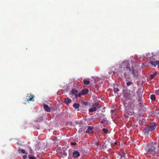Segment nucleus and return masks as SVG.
Segmentation results:
<instances>
[{"instance_id": "5", "label": "nucleus", "mask_w": 159, "mask_h": 159, "mask_svg": "<svg viewBox=\"0 0 159 159\" xmlns=\"http://www.w3.org/2000/svg\"><path fill=\"white\" fill-rule=\"evenodd\" d=\"M101 106L98 103H95L93 105V107L89 108V112H92L95 111L97 110V108H100Z\"/></svg>"}, {"instance_id": "2", "label": "nucleus", "mask_w": 159, "mask_h": 159, "mask_svg": "<svg viewBox=\"0 0 159 159\" xmlns=\"http://www.w3.org/2000/svg\"><path fill=\"white\" fill-rule=\"evenodd\" d=\"M156 127V124L155 122H152L150 123L149 125L145 127L144 130L143 132L145 134L148 135L149 133L154 130Z\"/></svg>"}, {"instance_id": "3", "label": "nucleus", "mask_w": 159, "mask_h": 159, "mask_svg": "<svg viewBox=\"0 0 159 159\" xmlns=\"http://www.w3.org/2000/svg\"><path fill=\"white\" fill-rule=\"evenodd\" d=\"M156 146V144L155 143H150L146 148V150H147L148 153L152 154L153 156H155Z\"/></svg>"}, {"instance_id": "22", "label": "nucleus", "mask_w": 159, "mask_h": 159, "mask_svg": "<svg viewBox=\"0 0 159 159\" xmlns=\"http://www.w3.org/2000/svg\"><path fill=\"white\" fill-rule=\"evenodd\" d=\"M150 99L152 101H154L156 99V96L154 94H152L150 96Z\"/></svg>"}, {"instance_id": "10", "label": "nucleus", "mask_w": 159, "mask_h": 159, "mask_svg": "<svg viewBox=\"0 0 159 159\" xmlns=\"http://www.w3.org/2000/svg\"><path fill=\"white\" fill-rule=\"evenodd\" d=\"M150 63L155 67L156 66H159V61L157 60L155 61H151Z\"/></svg>"}, {"instance_id": "11", "label": "nucleus", "mask_w": 159, "mask_h": 159, "mask_svg": "<svg viewBox=\"0 0 159 159\" xmlns=\"http://www.w3.org/2000/svg\"><path fill=\"white\" fill-rule=\"evenodd\" d=\"M126 85L127 86H131V87L133 89H135V88L134 87V84L132 81L127 82L126 83Z\"/></svg>"}, {"instance_id": "31", "label": "nucleus", "mask_w": 159, "mask_h": 159, "mask_svg": "<svg viewBox=\"0 0 159 159\" xmlns=\"http://www.w3.org/2000/svg\"><path fill=\"white\" fill-rule=\"evenodd\" d=\"M71 144L72 145H74L75 144H76V143H74L73 142H71Z\"/></svg>"}, {"instance_id": "9", "label": "nucleus", "mask_w": 159, "mask_h": 159, "mask_svg": "<svg viewBox=\"0 0 159 159\" xmlns=\"http://www.w3.org/2000/svg\"><path fill=\"white\" fill-rule=\"evenodd\" d=\"M94 127L93 126H89L88 127V129L86 130V133H91L92 134L93 133V129Z\"/></svg>"}, {"instance_id": "27", "label": "nucleus", "mask_w": 159, "mask_h": 159, "mask_svg": "<svg viewBox=\"0 0 159 159\" xmlns=\"http://www.w3.org/2000/svg\"><path fill=\"white\" fill-rule=\"evenodd\" d=\"M82 104H83L85 105H87L88 103L87 102H82Z\"/></svg>"}, {"instance_id": "12", "label": "nucleus", "mask_w": 159, "mask_h": 159, "mask_svg": "<svg viewBox=\"0 0 159 159\" xmlns=\"http://www.w3.org/2000/svg\"><path fill=\"white\" fill-rule=\"evenodd\" d=\"M80 153L77 151H74L73 153V156L74 158H77L80 155Z\"/></svg>"}, {"instance_id": "19", "label": "nucleus", "mask_w": 159, "mask_h": 159, "mask_svg": "<svg viewBox=\"0 0 159 159\" xmlns=\"http://www.w3.org/2000/svg\"><path fill=\"white\" fill-rule=\"evenodd\" d=\"M157 74V71L155 72L153 74H151L150 75V78L151 79H153Z\"/></svg>"}, {"instance_id": "15", "label": "nucleus", "mask_w": 159, "mask_h": 159, "mask_svg": "<svg viewBox=\"0 0 159 159\" xmlns=\"http://www.w3.org/2000/svg\"><path fill=\"white\" fill-rule=\"evenodd\" d=\"M43 108L47 112H49L51 111L50 108L48 107V105L45 104L43 105Z\"/></svg>"}, {"instance_id": "21", "label": "nucleus", "mask_w": 159, "mask_h": 159, "mask_svg": "<svg viewBox=\"0 0 159 159\" xmlns=\"http://www.w3.org/2000/svg\"><path fill=\"white\" fill-rule=\"evenodd\" d=\"M18 151L19 152V153H22L23 154H27V153L25 152V151L24 150L21 149H19L18 150Z\"/></svg>"}, {"instance_id": "26", "label": "nucleus", "mask_w": 159, "mask_h": 159, "mask_svg": "<svg viewBox=\"0 0 159 159\" xmlns=\"http://www.w3.org/2000/svg\"><path fill=\"white\" fill-rule=\"evenodd\" d=\"M105 122H106L105 120L104 119H102L101 122V123H102V124H103V123H105Z\"/></svg>"}, {"instance_id": "14", "label": "nucleus", "mask_w": 159, "mask_h": 159, "mask_svg": "<svg viewBox=\"0 0 159 159\" xmlns=\"http://www.w3.org/2000/svg\"><path fill=\"white\" fill-rule=\"evenodd\" d=\"M120 87L118 85H115L114 86V91L115 93H117L119 91Z\"/></svg>"}, {"instance_id": "29", "label": "nucleus", "mask_w": 159, "mask_h": 159, "mask_svg": "<svg viewBox=\"0 0 159 159\" xmlns=\"http://www.w3.org/2000/svg\"><path fill=\"white\" fill-rule=\"evenodd\" d=\"M29 159H36L34 157H29Z\"/></svg>"}, {"instance_id": "17", "label": "nucleus", "mask_w": 159, "mask_h": 159, "mask_svg": "<svg viewBox=\"0 0 159 159\" xmlns=\"http://www.w3.org/2000/svg\"><path fill=\"white\" fill-rule=\"evenodd\" d=\"M71 102V100L69 98H66L65 99V102L67 105H68V104L70 103Z\"/></svg>"}, {"instance_id": "16", "label": "nucleus", "mask_w": 159, "mask_h": 159, "mask_svg": "<svg viewBox=\"0 0 159 159\" xmlns=\"http://www.w3.org/2000/svg\"><path fill=\"white\" fill-rule=\"evenodd\" d=\"M89 92V90L87 89H83L81 91V93L82 95H84L87 94Z\"/></svg>"}, {"instance_id": "23", "label": "nucleus", "mask_w": 159, "mask_h": 159, "mask_svg": "<svg viewBox=\"0 0 159 159\" xmlns=\"http://www.w3.org/2000/svg\"><path fill=\"white\" fill-rule=\"evenodd\" d=\"M83 82L86 85H88L90 83V81L89 80H86L85 79H84L83 80Z\"/></svg>"}, {"instance_id": "4", "label": "nucleus", "mask_w": 159, "mask_h": 159, "mask_svg": "<svg viewBox=\"0 0 159 159\" xmlns=\"http://www.w3.org/2000/svg\"><path fill=\"white\" fill-rule=\"evenodd\" d=\"M135 95V90L133 89L132 91L129 90L125 91L124 93V97L126 100H129L132 99Z\"/></svg>"}, {"instance_id": "13", "label": "nucleus", "mask_w": 159, "mask_h": 159, "mask_svg": "<svg viewBox=\"0 0 159 159\" xmlns=\"http://www.w3.org/2000/svg\"><path fill=\"white\" fill-rule=\"evenodd\" d=\"M119 155L120 156V159H128L127 157L126 154L124 152H123L122 154H120Z\"/></svg>"}, {"instance_id": "28", "label": "nucleus", "mask_w": 159, "mask_h": 159, "mask_svg": "<svg viewBox=\"0 0 159 159\" xmlns=\"http://www.w3.org/2000/svg\"><path fill=\"white\" fill-rule=\"evenodd\" d=\"M27 157L26 155H24L23 157V159H25Z\"/></svg>"}, {"instance_id": "1", "label": "nucleus", "mask_w": 159, "mask_h": 159, "mask_svg": "<svg viewBox=\"0 0 159 159\" xmlns=\"http://www.w3.org/2000/svg\"><path fill=\"white\" fill-rule=\"evenodd\" d=\"M129 65V61H125L122 62L120 66V68L121 69L120 72L125 78L130 77L132 75L134 78L138 75L137 70L134 69L133 67L130 69Z\"/></svg>"}, {"instance_id": "20", "label": "nucleus", "mask_w": 159, "mask_h": 159, "mask_svg": "<svg viewBox=\"0 0 159 159\" xmlns=\"http://www.w3.org/2000/svg\"><path fill=\"white\" fill-rule=\"evenodd\" d=\"M42 117H40L37 118L36 120H35V122L36 123L40 122L42 121Z\"/></svg>"}, {"instance_id": "6", "label": "nucleus", "mask_w": 159, "mask_h": 159, "mask_svg": "<svg viewBox=\"0 0 159 159\" xmlns=\"http://www.w3.org/2000/svg\"><path fill=\"white\" fill-rule=\"evenodd\" d=\"M106 143H104L103 144H100L99 145L98 142L96 143L95 146L97 148H100L101 150H102V149L106 148L107 147V145H106Z\"/></svg>"}, {"instance_id": "24", "label": "nucleus", "mask_w": 159, "mask_h": 159, "mask_svg": "<svg viewBox=\"0 0 159 159\" xmlns=\"http://www.w3.org/2000/svg\"><path fill=\"white\" fill-rule=\"evenodd\" d=\"M102 130L104 133L106 134H107L108 133V130L107 129L103 128L102 129Z\"/></svg>"}, {"instance_id": "8", "label": "nucleus", "mask_w": 159, "mask_h": 159, "mask_svg": "<svg viewBox=\"0 0 159 159\" xmlns=\"http://www.w3.org/2000/svg\"><path fill=\"white\" fill-rule=\"evenodd\" d=\"M78 93V91L77 90H75L74 89H72L70 93V94L74 96L76 98V97H77Z\"/></svg>"}, {"instance_id": "18", "label": "nucleus", "mask_w": 159, "mask_h": 159, "mask_svg": "<svg viewBox=\"0 0 159 159\" xmlns=\"http://www.w3.org/2000/svg\"><path fill=\"white\" fill-rule=\"evenodd\" d=\"M80 106V104L78 103H75L73 104V107L75 109H78Z\"/></svg>"}, {"instance_id": "30", "label": "nucleus", "mask_w": 159, "mask_h": 159, "mask_svg": "<svg viewBox=\"0 0 159 159\" xmlns=\"http://www.w3.org/2000/svg\"><path fill=\"white\" fill-rule=\"evenodd\" d=\"M102 159H108V158L106 157H103Z\"/></svg>"}, {"instance_id": "32", "label": "nucleus", "mask_w": 159, "mask_h": 159, "mask_svg": "<svg viewBox=\"0 0 159 159\" xmlns=\"http://www.w3.org/2000/svg\"><path fill=\"white\" fill-rule=\"evenodd\" d=\"M114 144L115 145H117V143L116 142H115L114 143Z\"/></svg>"}, {"instance_id": "25", "label": "nucleus", "mask_w": 159, "mask_h": 159, "mask_svg": "<svg viewBox=\"0 0 159 159\" xmlns=\"http://www.w3.org/2000/svg\"><path fill=\"white\" fill-rule=\"evenodd\" d=\"M81 95H82V94H81V93H79L78 94H77V97H76V98H77L78 97H81Z\"/></svg>"}, {"instance_id": "7", "label": "nucleus", "mask_w": 159, "mask_h": 159, "mask_svg": "<svg viewBox=\"0 0 159 159\" xmlns=\"http://www.w3.org/2000/svg\"><path fill=\"white\" fill-rule=\"evenodd\" d=\"M34 95L33 94H32L31 93H28L26 96V100L28 101H34Z\"/></svg>"}, {"instance_id": "33", "label": "nucleus", "mask_w": 159, "mask_h": 159, "mask_svg": "<svg viewBox=\"0 0 159 159\" xmlns=\"http://www.w3.org/2000/svg\"><path fill=\"white\" fill-rule=\"evenodd\" d=\"M113 111H114L113 110H111V111L112 112Z\"/></svg>"}]
</instances>
